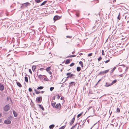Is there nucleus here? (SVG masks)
<instances>
[{"label": "nucleus", "instance_id": "obj_24", "mask_svg": "<svg viewBox=\"0 0 129 129\" xmlns=\"http://www.w3.org/2000/svg\"><path fill=\"white\" fill-rule=\"evenodd\" d=\"M35 91L36 94H38L40 92L39 91L37 90H35Z\"/></svg>", "mask_w": 129, "mask_h": 129}, {"label": "nucleus", "instance_id": "obj_42", "mask_svg": "<svg viewBox=\"0 0 129 129\" xmlns=\"http://www.w3.org/2000/svg\"><path fill=\"white\" fill-rule=\"evenodd\" d=\"M109 61H110L109 60H106V61H105V63H107L108 62H109Z\"/></svg>", "mask_w": 129, "mask_h": 129}, {"label": "nucleus", "instance_id": "obj_12", "mask_svg": "<svg viewBox=\"0 0 129 129\" xmlns=\"http://www.w3.org/2000/svg\"><path fill=\"white\" fill-rule=\"evenodd\" d=\"M111 85H111V84L107 82L106 83V84L105 85V86L107 87H109Z\"/></svg>", "mask_w": 129, "mask_h": 129}, {"label": "nucleus", "instance_id": "obj_43", "mask_svg": "<svg viewBox=\"0 0 129 129\" xmlns=\"http://www.w3.org/2000/svg\"><path fill=\"white\" fill-rule=\"evenodd\" d=\"M92 53H89L88 55V56H92Z\"/></svg>", "mask_w": 129, "mask_h": 129}, {"label": "nucleus", "instance_id": "obj_18", "mask_svg": "<svg viewBox=\"0 0 129 129\" xmlns=\"http://www.w3.org/2000/svg\"><path fill=\"white\" fill-rule=\"evenodd\" d=\"M117 81V80H114L112 82V83H111V85H112L116 83V82Z\"/></svg>", "mask_w": 129, "mask_h": 129}, {"label": "nucleus", "instance_id": "obj_51", "mask_svg": "<svg viewBox=\"0 0 129 129\" xmlns=\"http://www.w3.org/2000/svg\"><path fill=\"white\" fill-rule=\"evenodd\" d=\"M44 92V91H41V93H43Z\"/></svg>", "mask_w": 129, "mask_h": 129}, {"label": "nucleus", "instance_id": "obj_41", "mask_svg": "<svg viewBox=\"0 0 129 129\" xmlns=\"http://www.w3.org/2000/svg\"><path fill=\"white\" fill-rule=\"evenodd\" d=\"M119 14L118 16V17H117V19H118L119 20H120V17H119Z\"/></svg>", "mask_w": 129, "mask_h": 129}, {"label": "nucleus", "instance_id": "obj_48", "mask_svg": "<svg viewBox=\"0 0 129 129\" xmlns=\"http://www.w3.org/2000/svg\"><path fill=\"white\" fill-rule=\"evenodd\" d=\"M66 37L67 38H72V37L70 36H66Z\"/></svg>", "mask_w": 129, "mask_h": 129}, {"label": "nucleus", "instance_id": "obj_36", "mask_svg": "<svg viewBox=\"0 0 129 129\" xmlns=\"http://www.w3.org/2000/svg\"><path fill=\"white\" fill-rule=\"evenodd\" d=\"M102 58L101 57H100L98 59V60L99 61L102 60Z\"/></svg>", "mask_w": 129, "mask_h": 129}, {"label": "nucleus", "instance_id": "obj_38", "mask_svg": "<svg viewBox=\"0 0 129 129\" xmlns=\"http://www.w3.org/2000/svg\"><path fill=\"white\" fill-rule=\"evenodd\" d=\"M41 71H43V70H45V69L44 68H42L40 69Z\"/></svg>", "mask_w": 129, "mask_h": 129}, {"label": "nucleus", "instance_id": "obj_49", "mask_svg": "<svg viewBox=\"0 0 129 129\" xmlns=\"http://www.w3.org/2000/svg\"><path fill=\"white\" fill-rule=\"evenodd\" d=\"M76 125V124H75L72 127V128H73L74 127H75Z\"/></svg>", "mask_w": 129, "mask_h": 129}, {"label": "nucleus", "instance_id": "obj_40", "mask_svg": "<svg viewBox=\"0 0 129 129\" xmlns=\"http://www.w3.org/2000/svg\"><path fill=\"white\" fill-rule=\"evenodd\" d=\"M102 54L103 55H104V51L103 50H102Z\"/></svg>", "mask_w": 129, "mask_h": 129}, {"label": "nucleus", "instance_id": "obj_39", "mask_svg": "<svg viewBox=\"0 0 129 129\" xmlns=\"http://www.w3.org/2000/svg\"><path fill=\"white\" fill-rule=\"evenodd\" d=\"M28 90L29 91L31 92L32 91V89L31 88H29Z\"/></svg>", "mask_w": 129, "mask_h": 129}, {"label": "nucleus", "instance_id": "obj_56", "mask_svg": "<svg viewBox=\"0 0 129 129\" xmlns=\"http://www.w3.org/2000/svg\"><path fill=\"white\" fill-rule=\"evenodd\" d=\"M48 79H47H47H46V81H48Z\"/></svg>", "mask_w": 129, "mask_h": 129}, {"label": "nucleus", "instance_id": "obj_34", "mask_svg": "<svg viewBox=\"0 0 129 129\" xmlns=\"http://www.w3.org/2000/svg\"><path fill=\"white\" fill-rule=\"evenodd\" d=\"M65 127V126H62L60 128H59V129H64V128Z\"/></svg>", "mask_w": 129, "mask_h": 129}, {"label": "nucleus", "instance_id": "obj_33", "mask_svg": "<svg viewBox=\"0 0 129 129\" xmlns=\"http://www.w3.org/2000/svg\"><path fill=\"white\" fill-rule=\"evenodd\" d=\"M82 113H81L77 115V117L78 118H79L82 115Z\"/></svg>", "mask_w": 129, "mask_h": 129}, {"label": "nucleus", "instance_id": "obj_64", "mask_svg": "<svg viewBox=\"0 0 129 129\" xmlns=\"http://www.w3.org/2000/svg\"><path fill=\"white\" fill-rule=\"evenodd\" d=\"M66 29H67V30H68V28H67V27H66Z\"/></svg>", "mask_w": 129, "mask_h": 129}, {"label": "nucleus", "instance_id": "obj_37", "mask_svg": "<svg viewBox=\"0 0 129 129\" xmlns=\"http://www.w3.org/2000/svg\"><path fill=\"white\" fill-rule=\"evenodd\" d=\"M48 72V73L50 75H51V77L52 76V72L51 71H49Z\"/></svg>", "mask_w": 129, "mask_h": 129}, {"label": "nucleus", "instance_id": "obj_17", "mask_svg": "<svg viewBox=\"0 0 129 129\" xmlns=\"http://www.w3.org/2000/svg\"><path fill=\"white\" fill-rule=\"evenodd\" d=\"M38 105L39 106V107L40 108H41V109L43 110H44V109L43 107V106H42L41 105Z\"/></svg>", "mask_w": 129, "mask_h": 129}, {"label": "nucleus", "instance_id": "obj_55", "mask_svg": "<svg viewBox=\"0 0 129 129\" xmlns=\"http://www.w3.org/2000/svg\"><path fill=\"white\" fill-rule=\"evenodd\" d=\"M116 8V7H114V8H112V9H114V8Z\"/></svg>", "mask_w": 129, "mask_h": 129}, {"label": "nucleus", "instance_id": "obj_19", "mask_svg": "<svg viewBox=\"0 0 129 129\" xmlns=\"http://www.w3.org/2000/svg\"><path fill=\"white\" fill-rule=\"evenodd\" d=\"M81 70V68L80 67H78L77 68V71L79 72Z\"/></svg>", "mask_w": 129, "mask_h": 129}, {"label": "nucleus", "instance_id": "obj_52", "mask_svg": "<svg viewBox=\"0 0 129 129\" xmlns=\"http://www.w3.org/2000/svg\"><path fill=\"white\" fill-rule=\"evenodd\" d=\"M74 53H75V52H74V51H73V52H72V53L73 54Z\"/></svg>", "mask_w": 129, "mask_h": 129}, {"label": "nucleus", "instance_id": "obj_6", "mask_svg": "<svg viewBox=\"0 0 129 129\" xmlns=\"http://www.w3.org/2000/svg\"><path fill=\"white\" fill-rule=\"evenodd\" d=\"M4 123L7 124H10L11 123V121L7 119L4 121Z\"/></svg>", "mask_w": 129, "mask_h": 129}, {"label": "nucleus", "instance_id": "obj_9", "mask_svg": "<svg viewBox=\"0 0 129 129\" xmlns=\"http://www.w3.org/2000/svg\"><path fill=\"white\" fill-rule=\"evenodd\" d=\"M75 82H71L70 83L69 86H70L71 87V86H72L73 85H75Z\"/></svg>", "mask_w": 129, "mask_h": 129}, {"label": "nucleus", "instance_id": "obj_25", "mask_svg": "<svg viewBox=\"0 0 129 129\" xmlns=\"http://www.w3.org/2000/svg\"><path fill=\"white\" fill-rule=\"evenodd\" d=\"M25 81L26 82H28V78L27 77L25 76Z\"/></svg>", "mask_w": 129, "mask_h": 129}, {"label": "nucleus", "instance_id": "obj_58", "mask_svg": "<svg viewBox=\"0 0 129 129\" xmlns=\"http://www.w3.org/2000/svg\"><path fill=\"white\" fill-rule=\"evenodd\" d=\"M2 121V120L0 119V123Z\"/></svg>", "mask_w": 129, "mask_h": 129}, {"label": "nucleus", "instance_id": "obj_50", "mask_svg": "<svg viewBox=\"0 0 129 129\" xmlns=\"http://www.w3.org/2000/svg\"><path fill=\"white\" fill-rule=\"evenodd\" d=\"M76 15L77 17H78V16H79V14H76Z\"/></svg>", "mask_w": 129, "mask_h": 129}, {"label": "nucleus", "instance_id": "obj_23", "mask_svg": "<svg viewBox=\"0 0 129 129\" xmlns=\"http://www.w3.org/2000/svg\"><path fill=\"white\" fill-rule=\"evenodd\" d=\"M76 55H71L67 57H73L76 56Z\"/></svg>", "mask_w": 129, "mask_h": 129}, {"label": "nucleus", "instance_id": "obj_26", "mask_svg": "<svg viewBox=\"0 0 129 129\" xmlns=\"http://www.w3.org/2000/svg\"><path fill=\"white\" fill-rule=\"evenodd\" d=\"M43 86H40L39 87H38L37 88L38 89H43Z\"/></svg>", "mask_w": 129, "mask_h": 129}, {"label": "nucleus", "instance_id": "obj_8", "mask_svg": "<svg viewBox=\"0 0 129 129\" xmlns=\"http://www.w3.org/2000/svg\"><path fill=\"white\" fill-rule=\"evenodd\" d=\"M37 99L38 101L41 102V101L42 98L40 96L38 97L37 98Z\"/></svg>", "mask_w": 129, "mask_h": 129}, {"label": "nucleus", "instance_id": "obj_53", "mask_svg": "<svg viewBox=\"0 0 129 129\" xmlns=\"http://www.w3.org/2000/svg\"><path fill=\"white\" fill-rule=\"evenodd\" d=\"M122 66H123V67H125V65H122Z\"/></svg>", "mask_w": 129, "mask_h": 129}, {"label": "nucleus", "instance_id": "obj_28", "mask_svg": "<svg viewBox=\"0 0 129 129\" xmlns=\"http://www.w3.org/2000/svg\"><path fill=\"white\" fill-rule=\"evenodd\" d=\"M37 75L38 76V77L39 78L41 79L42 78V75H38V73H37Z\"/></svg>", "mask_w": 129, "mask_h": 129}, {"label": "nucleus", "instance_id": "obj_7", "mask_svg": "<svg viewBox=\"0 0 129 129\" xmlns=\"http://www.w3.org/2000/svg\"><path fill=\"white\" fill-rule=\"evenodd\" d=\"M4 89V86L1 83H0V90L3 91Z\"/></svg>", "mask_w": 129, "mask_h": 129}, {"label": "nucleus", "instance_id": "obj_20", "mask_svg": "<svg viewBox=\"0 0 129 129\" xmlns=\"http://www.w3.org/2000/svg\"><path fill=\"white\" fill-rule=\"evenodd\" d=\"M50 69H51L50 67H49L47 68H46V70L47 72H48L49 71H50Z\"/></svg>", "mask_w": 129, "mask_h": 129}, {"label": "nucleus", "instance_id": "obj_14", "mask_svg": "<svg viewBox=\"0 0 129 129\" xmlns=\"http://www.w3.org/2000/svg\"><path fill=\"white\" fill-rule=\"evenodd\" d=\"M17 85L20 87H22V85L19 82H16Z\"/></svg>", "mask_w": 129, "mask_h": 129}, {"label": "nucleus", "instance_id": "obj_31", "mask_svg": "<svg viewBox=\"0 0 129 129\" xmlns=\"http://www.w3.org/2000/svg\"><path fill=\"white\" fill-rule=\"evenodd\" d=\"M75 64V63H74L73 62L70 65V67H72Z\"/></svg>", "mask_w": 129, "mask_h": 129}, {"label": "nucleus", "instance_id": "obj_57", "mask_svg": "<svg viewBox=\"0 0 129 129\" xmlns=\"http://www.w3.org/2000/svg\"><path fill=\"white\" fill-rule=\"evenodd\" d=\"M60 99H61V100H62V97Z\"/></svg>", "mask_w": 129, "mask_h": 129}, {"label": "nucleus", "instance_id": "obj_15", "mask_svg": "<svg viewBox=\"0 0 129 129\" xmlns=\"http://www.w3.org/2000/svg\"><path fill=\"white\" fill-rule=\"evenodd\" d=\"M70 60L69 59H68L66 60V61L65 62V63L66 64H68L69 63H70Z\"/></svg>", "mask_w": 129, "mask_h": 129}, {"label": "nucleus", "instance_id": "obj_54", "mask_svg": "<svg viewBox=\"0 0 129 129\" xmlns=\"http://www.w3.org/2000/svg\"><path fill=\"white\" fill-rule=\"evenodd\" d=\"M127 68H127V67H126V69H125V71L127 69Z\"/></svg>", "mask_w": 129, "mask_h": 129}, {"label": "nucleus", "instance_id": "obj_63", "mask_svg": "<svg viewBox=\"0 0 129 129\" xmlns=\"http://www.w3.org/2000/svg\"><path fill=\"white\" fill-rule=\"evenodd\" d=\"M113 6V7H114L115 6Z\"/></svg>", "mask_w": 129, "mask_h": 129}, {"label": "nucleus", "instance_id": "obj_45", "mask_svg": "<svg viewBox=\"0 0 129 129\" xmlns=\"http://www.w3.org/2000/svg\"><path fill=\"white\" fill-rule=\"evenodd\" d=\"M117 112H120V109L119 108H117Z\"/></svg>", "mask_w": 129, "mask_h": 129}, {"label": "nucleus", "instance_id": "obj_11", "mask_svg": "<svg viewBox=\"0 0 129 129\" xmlns=\"http://www.w3.org/2000/svg\"><path fill=\"white\" fill-rule=\"evenodd\" d=\"M75 120V117H74L72 119V121L70 123V124L71 125H72L74 122V120Z\"/></svg>", "mask_w": 129, "mask_h": 129}, {"label": "nucleus", "instance_id": "obj_16", "mask_svg": "<svg viewBox=\"0 0 129 129\" xmlns=\"http://www.w3.org/2000/svg\"><path fill=\"white\" fill-rule=\"evenodd\" d=\"M47 3V1H45L43 2L41 4V5H40V6H41L45 5Z\"/></svg>", "mask_w": 129, "mask_h": 129}, {"label": "nucleus", "instance_id": "obj_29", "mask_svg": "<svg viewBox=\"0 0 129 129\" xmlns=\"http://www.w3.org/2000/svg\"><path fill=\"white\" fill-rule=\"evenodd\" d=\"M55 96H56L57 97V98L58 99H59L60 98V96H59V95L57 94V95H55Z\"/></svg>", "mask_w": 129, "mask_h": 129}, {"label": "nucleus", "instance_id": "obj_4", "mask_svg": "<svg viewBox=\"0 0 129 129\" xmlns=\"http://www.w3.org/2000/svg\"><path fill=\"white\" fill-rule=\"evenodd\" d=\"M55 107L57 109H60L61 107L60 104L59 103L58 104H57L55 105Z\"/></svg>", "mask_w": 129, "mask_h": 129}, {"label": "nucleus", "instance_id": "obj_44", "mask_svg": "<svg viewBox=\"0 0 129 129\" xmlns=\"http://www.w3.org/2000/svg\"><path fill=\"white\" fill-rule=\"evenodd\" d=\"M55 96H53L52 97V98L53 100H55Z\"/></svg>", "mask_w": 129, "mask_h": 129}, {"label": "nucleus", "instance_id": "obj_5", "mask_svg": "<svg viewBox=\"0 0 129 129\" xmlns=\"http://www.w3.org/2000/svg\"><path fill=\"white\" fill-rule=\"evenodd\" d=\"M60 17L58 16H55L54 17L53 19L54 21H56L59 19Z\"/></svg>", "mask_w": 129, "mask_h": 129}, {"label": "nucleus", "instance_id": "obj_10", "mask_svg": "<svg viewBox=\"0 0 129 129\" xmlns=\"http://www.w3.org/2000/svg\"><path fill=\"white\" fill-rule=\"evenodd\" d=\"M13 114L14 116L15 117H16L17 116V113L14 110H13Z\"/></svg>", "mask_w": 129, "mask_h": 129}, {"label": "nucleus", "instance_id": "obj_27", "mask_svg": "<svg viewBox=\"0 0 129 129\" xmlns=\"http://www.w3.org/2000/svg\"><path fill=\"white\" fill-rule=\"evenodd\" d=\"M79 64L81 65V66L82 67H83V62L81 61H80L79 62Z\"/></svg>", "mask_w": 129, "mask_h": 129}, {"label": "nucleus", "instance_id": "obj_22", "mask_svg": "<svg viewBox=\"0 0 129 129\" xmlns=\"http://www.w3.org/2000/svg\"><path fill=\"white\" fill-rule=\"evenodd\" d=\"M56 104V102H54L51 103L52 106L53 107H55V104Z\"/></svg>", "mask_w": 129, "mask_h": 129}, {"label": "nucleus", "instance_id": "obj_13", "mask_svg": "<svg viewBox=\"0 0 129 129\" xmlns=\"http://www.w3.org/2000/svg\"><path fill=\"white\" fill-rule=\"evenodd\" d=\"M54 126V124H52L49 126V128L50 129H53Z\"/></svg>", "mask_w": 129, "mask_h": 129}, {"label": "nucleus", "instance_id": "obj_62", "mask_svg": "<svg viewBox=\"0 0 129 129\" xmlns=\"http://www.w3.org/2000/svg\"><path fill=\"white\" fill-rule=\"evenodd\" d=\"M0 116H2V114H0Z\"/></svg>", "mask_w": 129, "mask_h": 129}, {"label": "nucleus", "instance_id": "obj_47", "mask_svg": "<svg viewBox=\"0 0 129 129\" xmlns=\"http://www.w3.org/2000/svg\"><path fill=\"white\" fill-rule=\"evenodd\" d=\"M104 73H105L104 72V71H102L100 72V74H104Z\"/></svg>", "mask_w": 129, "mask_h": 129}, {"label": "nucleus", "instance_id": "obj_32", "mask_svg": "<svg viewBox=\"0 0 129 129\" xmlns=\"http://www.w3.org/2000/svg\"><path fill=\"white\" fill-rule=\"evenodd\" d=\"M54 89V87H51L50 88V90L51 91H52Z\"/></svg>", "mask_w": 129, "mask_h": 129}, {"label": "nucleus", "instance_id": "obj_35", "mask_svg": "<svg viewBox=\"0 0 129 129\" xmlns=\"http://www.w3.org/2000/svg\"><path fill=\"white\" fill-rule=\"evenodd\" d=\"M109 70H106L104 71V72L105 73H106L108 72L109 71Z\"/></svg>", "mask_w": 129, "mask_h": 129}, {"label": "nucleus", "instance_id": "obj_21", "mask_svg": "<svg viewBox=\"0 0 129 129\" xmlns=\"http://www.w3.org/2000/svg\"><path fill=\"white\" fill-rule=\"evenodd\" d=\"M116 69V68L115 67L113 68V69L112 70H111V71H110V73H112L113 72V71H114V70Z\"/></svg>", "mask_w": 129, "mask_h": 129}, {"label": "nucleus", "instance_id": "obj_60", "mask_svg": "<svg viewBox=\"0 0 129 129\" xmlns=\"http://www.w3.org/2000/svg\"><path fill=\"white\" fill-rule=\"evenodd\" d=\"M116 2V1L115 0H114L113 1V2Z\"/></svg>", "mask_w": 129, "mask_h": 129}, {"label": "nucleus", "instance_id": "obj_2", "mask_svg": "<svg viewBox=\"0 0 129 129\" xmlns=\"http://www.w3.org/2000/svg\"><path fill=\"white\" fill-rule=\"evenodd\" d=\"M30 5V4L28 3H24L22 4V5L21 6V9L24 8L25 7H27L28 6Z\"/></svg>", "mask_w": 129, "mask_h": 129}, {"label": "nucleus", "instance_id": "obj_1", "mask_svg": "<svg viewBox=\"0 0 129 129\" xmlns=\"http://www.w3.org/2000/svg\"><path fill=\"white\" fill-rule=\"evenodd\" d=\"M67 75L68 76L67 78H74L73 77L75 76V75L74 74H71V73H69L67 74Z\"/></svg>", "mask_w": 129, "mask_h": 129}, {"label": "nucleus", "instance_id": "obj_3", "mask_svg": "<svg viewBox=\"0 0 129 129\" xmlns=\"http://www.w3.org/2000/svg\"><path fill=\"white\" fill-rule=\"evenodd\" d=\"M10 105L9 104H7L6 105L4 108V110L6 112L8 111L10 109Z\"/></svg>", "mask_w": 129, "mask_h": 129}, {"label": "nucleus", "instance_id": "obj_59", "mask_svg": "<svg viewBox=\"0 0 129 129\" xmlns=\"http://www.w3.org/2000/svg\"><path fill=\"white\" fill-rule=\"evenodd\" d=\"M120 77H122V75H120Z\"/></svg>", "mask_w": 129, "mask_h": 129}, {"label": "nucleus", "instance_id": "obj_30", "mask_svg": "<svg viewBox=\"0 0 129 129\" xmlns=\"http://www.w3.org/2000/svg\"><path fill=\"white\" fill-rule=\"evenodd\" d=\"M36 68V66H33L32 67V70L33 71Z\"/></svg>", "mask_w": 129, "mask_h": 129}, {"label": "nucleus", "instance_id": "obj_61", "mask_svg": "<svg viewBox=\"0 0 129 129\" xmlns=\"http://www.w3.org/2000/svg\"><path fill=\"white\" fill-rule=\"evenodd\" d=\"M80 54H82V53H80L79 54V55H80Z\"/></svg>", "mask_w": 129, "mask_h": 129}, {"label": "nucleus", "instance_id": "obj_46", "mask_svg": "<svg viewBox=\"0 0 129 129\" xmlns=\"http://www.w3.org/2000/svg\"><path fill=\"white\" fill-rule=\"evenodd\" d=\"M29 71L31 74L32 73L31 71V70L30 69H29Z\"/></svg>", "mask_w": 129, "mask_h": 129}]
</instances>
